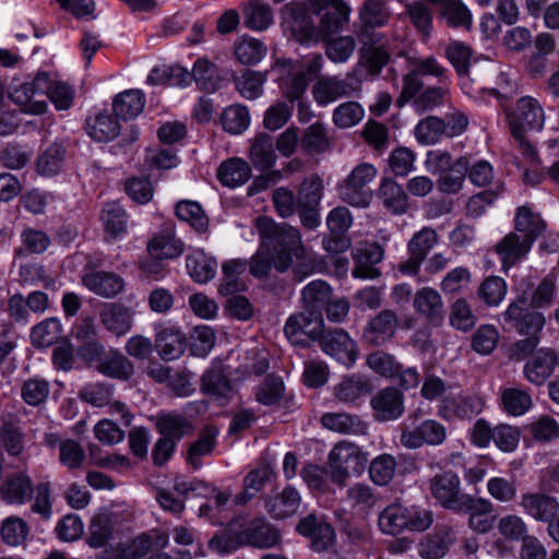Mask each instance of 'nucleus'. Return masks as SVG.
Wrapping results in <instances>:
<instances>
[{
	"mask_svg": "<svg viewBox=\"0 0 559 559\" xmlns=\"http://www.w3.org/2000/svg\"><path fill=\"white\" fill-rule=\"evenodd\" d=\"M82 284L93 294L111 299L124 290L126 282L119 274L108 271H91L82 276Z\"/></svg>",
	"mask_w": 559,
	"mask_h": 559,
	"instance_id": "obj_21",
	"label": "nucleus"
},
{
	"mask_svg": "<svg viewBox=\"0 0 559 559\" xmlns=\"http://www.w3.org/2000/svg\"><path fill=\"white\" fill-rule=\"evenodd\" d=\"M368 462L366 453L355 443L342 441L330 451L326 464V475L330 479L344 487L350 476L360 475Z\"/></svg>",
	"mask_w": 559,
	"mask_h": 559,
	"instance_id": "obj_2",
	"label": "nucleus"
},
{
	"mask_svg": "<svg viewBox=\"0 0 559 559\" xmlns=\"http://www.w3.org/2000/svg\"><path fill=\"white\" fill-rule=\"evenodd\" d=\"M241 519V535L243 546L267 549L277 546L282 540L281 531L263 518Z\"/></svg>",
	"mask_w": 559,
	"mask_h": 559,
	"instance_id": "obj_10",
	"label": "nucleus"
},
{
	"mask_svg": "<svg viewBox=\"0 0 559 559\" xmlns=\"http://www.w3.org/2000/svg\"><path fill=\"white\" fill-rule=\"evenodd\" d=\"M87 133L98 142L114 140L120 132L119 122L110 115L98 114L93 120L86 121Z\"/></svg>",
	"mask_w": 559,
	"mask_h": 559,
	"instance_id": "obj_51",
	"label": "nucleus"
},
{
	"mask_svg": "<svg viewBox=\"0 0 559 559\" xmlns=\"http://www.w3.org/2000/svg\"><path fill=\"white\" fill-rule=\"evenodd\" d=\"M469 162L466 157L455 160L449 170L444 171L438 179V188L441 192L452 194L461 190L467 174Z\"/></svg>",
	"mask_w": 559,
	"mask_h": 559,
	"instance_id": "obj_53",
	"label": "nucleus"
},
{
	"mask_svg": "<svg viewBox=\"0 0 559 559\" xmlns=\"http://www.w3.org/2000/svg\"><path fill=\"white\" fill-rule=\"evenodd\" d=\"M438 242L439 236L433 228L424 227L415 233L407 243L408 258L400 263V272L405 275L418 274L427 254Z\"/></svg>",
	"mask_w": 559,
	"mask_h": 559,
	"instance_id": "obj_12",
	"label": "nucleus"
},
{
	"mask_svg": "<svg viewBox=\"0 0 559 559\" xmlns=\"http://www.w3.org/2000/svg\"><path fill=\"white\" fill-rule=\"evenodd\" d=\"M186 265L190 276L198 283L211 281L217 269V262L204 251L198 250L187 255Z\"/></svg>",
	"mask_w": 559,
	"mask_h": 559,
	"instance_id": "obj_39",
	"label": "nucleus"
},
{
	"mask_svg": "<svg viewBox=\"0 0 559 559\" xmlns=\"http://www.w3.org/2000/svg\"><path fill=\"white\" fill-rule=\"evenodd\" d=\"M0 447L11 456H20L25 449V433L16 415L8 413L0 418Z\"/></svg>",
	"mask_w": 559,
	"mask_h": 559,
	"instance_id": "obj_24",
	"label": "nucleus"
},
{
	"mask_svg": "<svg viewBox=\"0 0 559 559\" xmlns=\"http://www.w3.org/2000/svg\"><path fill=\"white\" fill-rule=\"evenodd\" d=\"M249 157L255 168L262 171L271 168L276 162L272 136L266 133L258 134L250 146Z\"/></svg>",
	"mask_w": 559,
	"mask_h": 559,
	"instance_id": "obj_40",
	"label": "nucleus"
},
{
	"mask_svg": "<svg viewBox=\"0 0 559 559\" xmlns=\"http://www.w3.org/2000/svg\"><path fill=\"white\" fill-rule=\"evenodd\" d=\"M296 531L310 538L311 548L318 552L328 550L335 540L332 525L313 513L301 518L296 525Z\"/></svg>",
	"mask_w": 559,
	"mask_h": 559,
	"instance_id": "obj_18",
	"label": "nucleus"
},
{
	"mask_svg": "<svg viewBox=\"0 0 559 559\" xmlns=\"http://www.w3.org/2000/svg\"><path fill=\"white\" fill-rule=\"evenodd\" d=\"M355 266L353 276L362 280H374L380 276L381 272L376 267L384 255L383 248L378 243H364L357 246L353 252Z\"/></svg>",
	"mask_w": 559,
	"mask_h": 559,
	"instance_id": "obj_20",
	"label": "nucleus"
},
{
	"mask_svg": "<svg viewBox=\"0 0 559 559\" xmlns=\"http://www.w3.org/2000/svg\"><path fill=\"white\" fill-rule=\"evenodd\" d=\"M429 491L441 507L454 512H457L465 498L471 496L462 493L461 479L452 471H447L431 477L429 479Z\"/></svg>",
	"mask_w": 559,
	"mask_h": 559,
	"instance_id": "obj_8",
	"label": "nucleus"
},
{
	"mask_svg": "<svg viewBox=\"0 0 559 559\" xmlns=\"http://www.w3.org/2000/svg\"><path fill=\"white\" fill-rule=\"evenodd\" d=\"M501 317L509 328L524 336H539L545 325L543 313L530 310L524 298L512 301Z\"/></svg>",
	"mask_w": 559,
	"mask_h": 559,
	"instance_id": "obj_7",
	"label": "nucleus"
},
{
	"mask_svg": "<svg viewBox=\"0 0 559 559\" xmlns=\"http://www.w3.org/2000/svg\"><path fill=\"white\" fill-rule=\"evenodd\" d=\"M266 74L259 71L246 70L235 79L236 90L247 99H257L263 93Z\"/></svg>",
	"mask_w": 559,
	"mask_h": 559,
	"instance_id": "obj_57",
	"label": "nucleus"
},
{
	"mask_svg": "<svg viewBox=\"0 0 559 559\" xmlns=\"http://www.w3.org/2000/svg\"><path fill=\"white\" fill-rule=\"evenodd\" d=\"M483 408V401L474 394L467 393H447L439 407L438 415L447 420L454 418H471L480 413Z\"/></svg>",
	"mask_w": 559,
	"mask_h": 559,
	"instance_id": "obj_16",
	"label": "nucleus"
},
{
	"mask_svg": "<svg viewBox=\"0 0 559 559\" xmlns=\"http://www.w3.org/2000/svg\"><path fill=\"white\" fill-rule=\"evenodd\" d=\"M450 323L460 331L467 332L476 324V316L465 298H457L450 307Z\"/></svg>",
	"mask_w": 559,
	"mask_h": 559,
	"instance_id": "obj_62",
	"label": "nucleus"
},
{
	"mask_svg": "<svg viewBox=\"0 0 559 559\" xmlns=\"http://www.w3.org/2000/svg\"><path fill=\"white\" fill-rule=\"evenodd\" d=\"M155 345L164 360H174L183 354L186 336L178 328L160 326L156 333Z\"/></svg>",
	"mask_w": 559,
	"mask_h": 559,
	"instance_id": "obj_33",
	"label": "nucleus"
},
{
	"mask_svg": "<svg viewBox=\"0 0 559 559\" xmlns=\"http://www.w3.org/2000/svg\"><path fill=\"white\" fill-rule=\"evenodd\" d=\"M156 426L163 438L170 437L175 442L192 429V425L186 417L174 413H160L157 416Z\"/></svg>",
	"mask_w": 559,
	"mask_h": 559,
	"instance_id": "obj_48",
	"label": "nucleus"
},
{
	"mask_svg": "<svg viewBox=\"0 0 559 559\" xmlns=\"http://www.w3.org/2000/svg\"><path fill=\"white\" fill-rule=\"evenodd\" d=\"M373 390L371 381L360 374L343 377L334 386V397L344 404H355L360 397L370 394Z\"/></svg>",
	"mask_w": 559,
	"mask_h": 559,
	"instance_id": "obj_31",
	"label": "nucleus"
},
{
	"mask_svg": "<svg viewBox=\"0 0 559 559\" xmlns=\"http://www.w3.org/2000/svg\"><path fill=\"white\" fill-rule=\"evenodd\" d=\"M104 328L116 336L129 333L133 325V311L131 308L117 302L106 304L99 312Z\"/></svg>",
	"mask_w": 559,
	"mask_h": 559,
	"instance_id": "obj_23",
	"label": "nucleus"
},
{
	"mask_svg": "<svg viewBox=\"0 0 559 559\" xmlns=\"http://www.w3.org/2000/svg\"><path fill=\"white\" fill-rule=\"evenodd\" d=\"M323 189V180L318 175L305 178L298 188L297 212L302 224L309 229L320 224L319 207Z\"/></svg>",
	"mask_w": 559,
	"mask_h": 559,
	"instance_id": "obj_6",
	"label": "nucleus"
},
{
	"mask_svg": "<svg viewBox=\"0 0 559 559\" xmlns=\"http://www.w3.org/2000/svg\"><path fill=\"white\" fill-rule=\"evenodd\" d=\"M488 74V80L481 86L474 87L471 80H465L462 83L465 93L476 97L483 92H488L499 99H504L513 93L514 84L507 72L490 70Z\"/></svg>",
	"mask_w": 559,
	"mask_h": 559,
	"instance_id": "obj_30",
	"label": "nucleus"
},
{
	"mask_svg": "<svg viewBox=\"0 0 559 559\" xmlns=\"http://www.w3.org/2000/svg\"><path fill=\"white\" fill-rule=\"evenodd\" d=\"M255 228L261 245L249 263V271L254 277H267L272 265L281 273L294 266L300 278L313 271V259L306 252L297 228L278 225L265 216L255 219Z\"/></svg>",
	"mask_w": 559,
	"mask_h": 559,
	"instance_id": "obj_1",
	"label": "nucleus"
},
{
	"mask_svg": "<svg viewBox=\"0 0 559 559\" xmlns=\"http://www.w3.org/2000/svg\"><path fill=\"white\" fill-rule=\"evenodd\" d=\"M222 123L225 131L231 134L243 132L250 123L249 110L242 105H231L222 115Z\"/></svg>",
	"mask_w": 559,
	"mask_h": 559,
	"instance_id": "obj_63",
	"label": "nucleus"
},
{
	"mask_svg": "<svg viewBox=\"0 0 559 559\" xmlns=\"http://www.w3.org/2000/svg\"><path fill=\"white\" fill-rule=\"evenodd\" d=\"M501 401L504 411L514 416L523 415L533 404L530 393L519 388L503 390Z\"/></svg>",
	"mask_w": 559,
	"mask_h": 559,
	"instance_id": "obj_60",
	"label": "nucleus"
},
{
	"mask_svg": "<svg viewBox=\"0 0 559 559\" xmlns=\"http://www.w3.org/2000/svg\"><path fill=\"white\" fill-rule=\"evenodd\" d=\"M329 139L323 123L309 126L300 138V147L308 153H320L328 148Z\"/></svg>",
	"mask_w": 559,
	"mask_h": 559,
	"instance_id": "obj_64",
	"label": "nucleus"
},
{
	"mask_svg": "<svg viewBox=\"0 0 559 559\" xmlns=\"http://www.w3.org/2000/svg\"><path fill=\"white\" fill-rule=\"evenodd\" d=\"M377 173L372 164H358L340 186L342 200L353 206L367 207L372 198L369 183L374 180Z\"/></svg>",
	"mask_w": 559,
	"mask_h": 559,
	"instance_id": "obj_5",
	"label": "nucleus"
},
{
	"mask_svg": "<svg viewBox=\"0 0 559 559\" xmlns=\"http://www.w3.org/2000/svg\"><path fill=\"white\" fill-rule=\"evenodd\" d=\"M545 227L546 225L543 219L532 213L528 207H519L515 217L514 233L520 234L525 239H532V243H534L536 238L544 231Z\"/></svg>",
	"mask_w": 559,
	"mask_h": 559,
	"instance_id": "obj_54",
	"label": "nucleus"
},
{
	"mask_svg": "<svg viewBox=\"0 0 559 559\" xmlns=\"http://www.w3.org/2000/svg\"><path fill=\"white\" fill-rule=\"evenodd\" d=\"M532 239H525L518 233H509L495 247L503 267H510L523 259L532 247Z\"/></svg>",
	"mask_w": 559,
	"mask_h": 559,
	"instance_id": "obj_32",
	"label": "nucleus"
},
{
	"mask_svg": "<svg viewBox=\"0 0 559 559\" xmlns=\"http://www.w3.org/2000/svg\"><path fill=\"white\" fill-rule=\"evenodd\" d=\"M62 328L58 319H46L32 329V344L38 348L48 347L59 340Z\"/></svg>",
	"mask_w": 559,
	"mask_h": 559,
	"instance_id": "obj_58",
	"label": "nucleus"
},
{
	"mask_svg": "<svg viewBox=\"0 0 559 559\" xmlns=\"http://www.w3.org/2000/svg\"><path fill=\"white\" fill-rule=\"evenodd\" d=\"M558 364L559 357L554 349L540 348L525 362L524 378L534 385H543L552 376Z\"/></svg>",
	"mask_w": 559,
	"mask_h": 559,
	"instance_id": "obj_19",
	"label": "nucleus"
},
{
	"mask_svg": "<svg viewBox=\"0 0 559 559\" xmlns=\"http://www.w3.org/2000/svg\"><path fill=\"white\" fill-rule=\"evenodd\" d=\"M399 324L397 313L391 309H383L369 319L362 332V340L371 346H382L394 338Z\"/></svg>",
	"mask_w": 559,
	"mask_h": 559,
	"instance_id": "obj_14",
	"label": "nucleus"
},
{
	"mask_svg": "<svg viewBox=\"0 0 559 559\" xmlns=\"http://www.w3.org/2000/svg\"><path fill=\"white\" fill-rule=\"evenodd\" d=\"M96 368L102 374L120 380H128L134 372L133 364L118 350H110Z\"/></svg>",
	"mask_w": 559,
	"mask_h": 559,
	"instance_id": "obj_37",
	"label": "nucleus"
},
{
	"mask_svg": "<svg viewBox=\"0 0 559 559\" xmlns=\"http://www.w3.org/2000/svg\"><path fill=\"white\" fill-rule=\"evenodd\" d=\"M331 287L323 281H313L302 289L305 309L321 312L331 299Z\"/></svg>",
	"mask_w": 559,
	"mask_h": 559,
	"instance_id": "obj_56",
	"label": "nucleus"
},
{
	"mask_svg": "<svg viewBox=\"0 0 559 559\" xmlns=\"http://www.w3.org/2000/svg\"><path fill=\"white\" fill-rule=\"evenodd\" d=\"M405 506L392 503L381 511L378 525L382 533L399 535L406 531Z\"/></svg>",
	"mask_w": 559,
	"mask_h": 559,
	"instance_id": "obj_50",
	"label": "nucleus"
},
{
	"mask_svg": "<svg viewBox=\"0 0 559 559\" xmlns=\"http://www.w3.org/2000/svg\"><path fill=\"white\" fill-rule=\"evenodd\" d=\"M243 24L252 31H265L273 24V11L269 4L251 0L243 5Z\"/></svg>",
	"mask_w": 559,
	"mask_h": 559,
	"instance_id": "obj_45",
	"label": "nucleus"
},
{
	"mask_svg": "<svg viewBox=\"0 0 559 559\" xmlns=\"http://www.w3.org/2000/svg\"><path fill=\"white\" fill-rule=\"evenodd\" d=\"M50 393L49 382L41 378H31L21 385V397L29 406L44 404Z\"/></svg>",
	"mask_w": 559,
	"mask_h": 559,
	"instance_id": "obj_59",
	"label": "nucleus"
},
{
	"mask_svg": "<svg viewBox=\"0 0 559 559\" xmlns=\"http://www.w3.org/2000/svg\"><path fill=\"white\" fill-rule=\"evenodd\" d=\"M376 421L386 423L399 419L405 412L404 395L393 386L378 391L370 400Z\"/></svg>",
	"mask_w": 559,
	"mask_h": 559,
	"instance_id": "obj_17",
	"label": "nucleus"
},
{
	"mask_svg": "<svg viewBox=\"0 0 559 559\" xmlns=\"http://www.w3.org/2000/svg\"><path fill=\"white\" fill-rule=\"evenodd\" d=\"M145 105V98L141 91H124L116 96L112 109L117 118L129 120L138 117Z\"/></svg>",
	"mask_w": 559,
	"mask_h": 559,
	"instance_id": "obj_38",
	"label": "nucleus"
},
{
	"mask_svg": "<svg viewBox=\"0 0 559 559\" xmlns=\"http://www.w3.org/2000/svg\"><path fill=\"white\" fill-rule=\"evenodd\" d=\"M456 540V532L450 525H438L432 534L420 544L419 554L424 558L439 559L447 555Z\"/></svg>",
	"mask_w": 559,
	"mask_h": 559,
	"instance_id": "obj_29",
	"label": "nucleus"
},
{
	"mask_svg": "<svg viewBox=\"0 0 559 559\" xmlns=\"http://www.w3.org/2000/svg\"><path fill=\"white\" fill-rule=\"evenodd\" d=\"M266 45L251 36L239 37L234 45L236 59L246 66L259 63L266 56Z\"/></svg>",
	"mask_w": 559,
	"mask_h": 559,
	"instance_id": "obj_42",
	"label": "nucleus"
},
{
	"mask_svg": "<svg viewBox=\"0 0 559 559\" xmlns=\"http://www.w3.org/2000/svg\"><path fill=\"white\" fill-rule=\"evenodd\" d=\"M48 87V73L39 72L28 81L14 80L9 88L11 100L25 112L41 115L47 109L45 91Z\"/></svg>",
	"mask_w": 559,
	"mask_h": 559,
	"instance_id": "obj_3",
	"label": "nucleus"
},
{
	"mask_svg": "<svg viewBox=\"0 0 559 559\" xmlns=\"http://www.w3.org/2000/svg\"><path fill=\"white\" fill-rule=\"evenodd\" d=\"M440 17L453 28L471 29L473 15L462 0H448L439 8Z\"/></svg>",
	"mask_w": 559,
	"mask_h": 559,
	"instance_id": "obj_46",
	"label": "nucleus"
},
{
	"mask_svg": "<svg viewBox=\"0 0 559 559\" xmlns=\"http://www.w3.org/2000/svg\"><path fill=\"white\" fill-rule=\"evenodd\" d=\"M447 428L441 423L436 419H426L413 429L406 426L402 427L400 442L404 448L415 450L424 444L440 445L447 440Z\"/></svg>",
	"mask_w": 559,
	"mask_h": 559,
	"instance_id": "obj_11",
	"label": "nucleus"
},
{
	"mask_svg": "<svg viewBox=\"0 0 559 559\" xmlns=\"http://www.w3.org/2000/svg\"><path fill=\"white\" fill-rule=\"evenodd\" d=\"M379 197L383 205L394 214H403L407 210V195L402 186L392 178H383L379 188Z\"/></svg>",
	"mask_w": 559,
	"mask_h": 559,
	"instance_id": "obj_47",
	"label": "nucleus"
},
{
	"mask_svg": "<svg viewBox=\"0 0 559 559\" xmlns=\"http://www.w3.org/2000/svg\"><path fill=\"white\" fill-rule=\"evenodd\" d=\"M218 430L213 426H206L202 429L199 439L194 441L188 451V462L194 469L201 467L200 457L210 454L216 443Z\"/></svg>",
	"mask_w": 559,
	"mask_h": 559,
	"instance_id": "obj_52",
	"label": "nucleus"
},
{
	"mask_svg": "<svg viewBox=\"0 0 559 559\" xmlns=\"http://www.w3.org/2000/svg\"><path fill=\"white\" fill-rule=\"evenodd\" d=\"M328 59L334 63L346 62L354 53L356 40L353 36L330 37L322 40Z\"/></svg>",
	"mask_w": 559,
	"mask_h": 559,
	"instance_id": "obj_55",
	"label": "nucleus"
},
{
	"mask_svg": "<svg viewBox=\"0 0 559 559\" xmlns=\"http://www.w3.org/2000/svg\"><path fill=\"white\" fill-rule=\"evenodd\" d=\"M355 92L354 85L337 76H321L312 86V95L317 104L328 105L341 97H348Z\"/></svg>",
	"mask_w": 559,
	"mask_h": 559,
	"instance_id": "obj_27",
	"label": "nucleus"
},
{
	"mask_svg": "<svg viewBox=\"0 0 559 559\" xmlns=\"http://www.w3.org/2000/svg\"><path fill=\"white\" fill-rule=\"evenodd\" d=\"M444 135L443 120L429 116L421 119L415 128L416 140L424 145L437 143Z\"/></svg>",
	"mask_w": 559,
	"mask_h": 559,
	"instance_id": "obj_61",
	"label": "nucleus"
},
{
	"mask_svg": "<svg viewBox=\"0 0 559 559\" xmlns=\"http://www.w3.org/2000/svg\"><path fill=\"white\" fill-rule=\"evenodd\" d=\"M415 311L430 323L439 324L444 318V304L441 295L432 287H421L413 299Z\"/></svg>",
	"mask_w": 559,
	"mask_h": 559,
	"instance_id": "obj_25",
	"label": "nucleus"
},
{
	"mask_svg": "<svg viewBox=\"0 0 559 559\" xmlns=\"http://www.w3.org/2000/svg\"><path fill=\"white\" fill-rule=\"evenodd\" d=\"M508 122L512 136H520V133L530 130H540L545 122L543 107L533 97H521L514 110L508 114Z\"/></svg>",
	"mask_w": 559,
	"mask_h": 559,
	"instance_id": "obj_9",
	"label": "nucleus"
},
{
	"mask_svg": "<svg viewBox=\"0 0 559 559\" xmlns=\"http://www.w3.org/2000/svg\"><path fill=\"white\" fill-rule=\"evenodd\" d=\"M33 495L34 485L25 472L9 474L0 487V497L8 504H24Z\"/></svg>",
	"mask_w": 559,
	"mask_h": 559,
	"instance_id": "obj_22",
	"label": "nucleus"
},
{
	"mask_svg": "<svg viewBox=\"0 0 559 559\" xmlns=\"http://www.w3.org/2000/svg\"><path fill=\"white\" fill-rule=\"evenodd\" d=\"M456 513L468 514L467 526L477 534L489 533L497 520L493 503L489 499L472 495L465 498Z\"/></svg>",
	"mask_w": 559,
	"mask_h": 559,
	"instance_id": "obj_13",
	"label": "nucleus"
},
{
	"mask_svg": "<svg viewBox=\"0 0 559 559\" xmlns=\"http://www.w3.org/2000/svg\"><path fill=\"white\" fill-rule=\"evenodd\" d=\"M241 519H231L226 528L215 534L209 542V548L219 555H226L243 547L241 535Z\"/></svg>",
	"mask_w": 559,
	"mask_h": 559,
	"instance_id": "obj_36",
	"label": "nucleus"
},
{
	"mask_svg": "<svg viewBox=\"0 0 559 559\" xmlns=\"http://www.w3.org/2000/svg\"><path fill=\"white\" fill-rule=\"evenodd\" d=\"M148 253L154 259H175L183 252V243L170 231L156 235L147 245Z\"/></svg>",
	"mask_w": 559,
	"mask_h": 559,
	"instance_id": "obj_44",
	"label": "nucleus"
},
{
	"mask_svg": "<svg viewBox=\"0 0 559 559\" xmlns=\"http://www.w3.org/2000/svg\"><path fill=\"white\" fill-rule=\"evenodd\" d=\"M320 348L343 365L352 366L357 358L355 342L342 329L323 332L318 340Z\"/></svg>",
	"mask_w": 559,
	"mask_h": 559,
	"instance_id": "obj_15",
	"label": "nucleus"
},
{
	"mask_svg": "<svg viewBox=\"0 0 559 559\" xmlns=\"http://www.w3.org/2000/svg\"><path fill=\"white\" fill-rule=\"evenodd\" d=\"M321 425L334 432L344 435H366L368 425L358 415L348 413H325L320 418Z\"/></svg>",
	"mask_w": 559,
	"mask_h": 559,
	"instance_id": "obj_34",
	"label": "nucleus"
},
{
	"mask_svg": "<svg viewBox=\"0 0 559 559\" xmlns=\"http://www.w3.org/2000/svg\"><path fill=\"white\" fill-rule=\"evenodd\" d=\"M323 329L322 313L305 309L288 317L284 334L293 345L309 347L310 342H318Z\"/></svg>",
	"mask_w": 559,
	"mask_h": 559,
	"instance_id": "obj_4",
	"label": "nucleus"
},
{
	"mask_svg": "<svg viewBox=\"0 0 559 559\" xmlns=\"http://www.w3.org/2000/svg\"><path fill=\"white\" fill-rule=\"evenodd\" d=\"M191 75L197 85L207 93L215 92L221 81L219 71L216 64L206 58H199L194 62Z\"/></svg>",
	"mask_w": 559,
	"mask_h": 559,
	"instance_id": "obj_49",
	"label": "nucleus"
},
{
	"mask_svg": "<svg viewBox=\"0 0 559 559\" xmlns=\"http://www.w3.org/2000/svg\"><path fill=\"white\" fill-rule=\"evenodd\" d=\"M301 497L296 488L286 486L275 496L265 498L264 508L275 520H285L295 515L300 508Z\"/></svg>",
	"mask_w": 559,
	"mask_h": 559,
	"instance_id": "obj_26",
	"label": "nucleus"
},
{
	"mask_svg": "<svg viewBox=\"0 0 559 559\" xmlns=\"http://www.w3.org/2000/svg\"><path fill=\"white\" fill-rule=\"evenodd\" d=\"M520 506L527 515L540 522L550 521L559 510L557 499L542 492L523 493Z\"/></svg>",
	"mask_w": 559,
	"mask_h": 559,
	"instance_id": "obj_28",
	"label": "nucleus"
},
{
	"mask_svg": "<svg viewBox=\"0 0 559 559\" xmlns=\"http://www.w3.org/2000/svg\"><path fill=\"white\" fill-rule=\"evenodd\" d=\"M201 388L205 393L217 397H227L231 390V382L225 374L223 365L221 362L213 364L207 369L201 379Z\"/></svg>",
	"mask_w": 559,
	"mask_h": 559,
	"instance_id": "obj_41",
	"label": "nucleus"
},
{
	"mask_svg": "<svg viewBox=\"0 0 559 559\" xmlns=\"http://www.w3.org/2000/svg\"><path fill=\"white\" fill-rule=\"evenodd\" d=\"M350 9L343 0H334L320 19L319 29L322 40L334 37L341 32L349 20Z\"/></svg>",
	"mask_w": 559,
	"mask_h": 559,
	"instance_id": "obj_35",
	"label": "nucleus"
},
{
	"mask_svg": "<svg viewBox=\"0 0 559 559\" xmlns=\"http://www.w3.org/2000/svg\"><path fill=\"white\" fill-rule=\"evenodd\" d=\"M217 177L222 185L236 188L249 180L251 177V168L249 164L241 158H230L219 166Z\"/></svg>",
	"mask_w": 559,
	"mask_h": 559,
	"instance_id": "obj_43",
	"label": "nucleus"
}]
</instances>
